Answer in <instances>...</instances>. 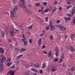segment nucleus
<instances>
[{"mask_svg": "<svg viewBox=\"0 0 75 75\" xmlns=\"http://www.w3.org/2000/svg\"><path fill=\"white\" fill-rule=\"evenodd\" d=\"M18 10V6H16L14 7V9L13 11H10L11 13V17L12 18H14L15 16L14 15V12H16Z\"/></svg>", "mask_w": 75, "mask_h": 75, "instance_id": "1", "label": "nucleus"}, {"mask_svg": "<svg viewBox=\"0 0 75 75\" xmlns=\"http://www.w3.org/2000/svg\"><path fill=\"white\" fill-rule=\"evenodd\" d=\"M50 25L49 26L50 27V28L51 31H53L55 30L54 28L55 27L54 26H53V24L52 23L51 21H50Z\"/></svg>", "mask_w": 75, "mask_h": 75, "instance_id": "2", "label": "nucleus"}, {"mask_svg": "<svg viewBox=\"0 0 75 75\" xmlns=\"http://www.w3.org/2000/svg\"><path fill=\"white\" fill-rule=\"evenodd\" d=\"M6 60V57H3L2 58H1L0 59V62L1 64H4V61Z\"/></svg>", "mask_w": 75, "mask_h": 75, "instance_id": "3", "label": "nucleus"}, {"mask_svg": "<svg viewBox=\"0 0 75 75\" xmlns=\"http://www.w3.org/2000/svg\"><path fill=\"white\" fill-rule=\"evenodd\" d=\"M55 51L56 52V55L57 57H58V54H59V50H58V48L57 47H55Z\"/></svg>", "mask_w": 75, "mask_h": 75, "instance_id": "4", "label": "nucleus"}, {"mask_svg": "<svg viewBox=\"0 0 75 75\" xmlns=\"http://www.w3.org/2000/svg\"><path fill=\"white\" fill-rule=\"evenodd\" d=\"M19 6L20 7H23V8H26V6L23 4H22V2L20 3Z\"/></svg>", "mask_w": 75, "mask_h": 75, "instance_id": "5", "label": "nucleus"}, {"mask_svg": "<svg viewBox=\"0 0 75 75\" xmlns=\"http://www.w3.org/2000/svg\"><path fill=\"white\" fill-rule=\"evenodd\" d=\"M59 28L61 31H64L65 30V28L64 27V26L60 25L59 27Z\"/></svg>", "mask_w": 75, "mask_h": 75, "instance_id": "6", "label": "nucleus"}, {"mask_svg": "<svg viewBox=\"0 0 75 75\" xmlns=\"http://www.w3.org/2000/svg\"><path fill=\"white\" fill-rule=\"evenodd\" d=\"M10 74H11L10 75H14V72H12V71L11 70L9 71L7 73V75H8Z\"/></svg>", "mask_w": 75, "mask_h": 75, "instance_id": "7", "label": "nucleus"}, {"mask_svg": "<svg viewBox=\"0 0 75 75\" xmlns=\"http://www.w3.org/2000/svg\"><path fill=\"white\" fill-rule=\"evenodd\" d=\"M10 34L11 36L13 37L14 35V32L11 30L10 31Z\"/></svg>", "mask_w": 75, "mask_h": 75, "instance_id": "8", "label": "nucleus"}, {"mask_svg": "<svg viewBox=\"0 0 75 75\" xmlns=\"http://www.w3.org/2000/svg\"><path fill=\"white\" fill-rule=\"evenodd\" d=\"M30 74H31V72L30 71H26L24 75H30Z\"/></svg>", "mask_w": 75, "mask_h": 75, "instance_id": "9", "label": "nucleus"}, {"mask_svg": "<svg viewBox=\"0 0 75 75\" xmlns=\"http://www.w3.org/2000/svg\"><path fill=\"white\" fill-rule=\"evenodd\" d=\"M33 67H35V68H40V66L38 63H36L33 66Z\"/></svg>", "mask_w": 75, "mask_h": 75, "instance_id": "10", "label": "nucleus"}, {"mask_svg": "<svg viewBox=\"0 0 75 75\" xmlns=\"http://www.w3.org/2000/svg\"><path fill=\"white\" fill-rule=\"evenodd\" d=\"M45 30H44L42 32H41V34L40 36V37H42L44 35V34H45Z\"/></svg>", "mask_w": 75, "mask_h": 75, "instance_id": "11", "label": "nucleus"}, {"mask_svg": "<svg viewBox=\"0 0 75 75\" xmlns=\"http://www.w3.org/2000/svg\"><path fill=\"white\" fill-rule=\"evenodd\" d=\"M70 50L71 52H74L75 51V49H74L72 46H70Z\"/></svg>", "mask_w": 75, "mask_h": 75, "instance_id": "12", "label": "nucleus"}, {"mask_svg": "<svg viewBox=\"0 0 75 75\" xmlns=\"http://www.w3.org/2000/svg\"><path fill=\"white\" fill-rule=\"evenodd\" d=\"M57 69V67H53L52 68V72H55Z\"/></svg>", "mask_w": 75, "mask_h": 75, "instance_id": "13", "label": "nucleus"}, {"mask_svg": "<svg viewBox=\"0 0 75 75\" xmlns=\"http://www.w3.org/2000/svg\"><path fill=\"white\" fill-rule=\"evenodd\" d=\"M41 38H40L38 41V44L39 46H41Z\"/></svg>", "mask_w": 75, "mask_h": 75, "instance_id": "14", "label": "nucleus"}, {"mask_svg": "<svg viewBox=\"0 0 75 75\" xmlns=\"http://www.w3.org/2000/svg\"><path fill=\"white\" fill-rule=\"evenodd\" d=\"M23 56V54L20 55L18 56L17 57H16V59L17 60H18V59H20V58H21V57Z\"/></svg>", "mask_w": 75, "mask_h": 75, "instance_id": "15", "label": "nucleus"}, {"mask_svg": "<svg viewBox=\"0 0 75 75\" xmlns=\"http://www.w3.org/2000/svg\"><path fill=\"white\" fill-rule=\"evenodd\" d=\"M34 26V24H33L31 25H30V26H29L28 27V28L29 30H31L33 28V27Z\"/></svg>", "mask_w": 75, "mask_h": 75, "instance_id": "16", "label": "nucleus"}, {"mask_svg": "<svg viewBox=\"0 0 75 75\" xmlns=\"http://www.w3.org/2000/svg\"><path fill=\"white\" fill-rule=\"evenodd\" d=\"M25 11L28 14H31V11H30L29 10H28L27 9H25Z\"/></svg>", "mask_w": 75, "mask_h": 75, "instance_id": "17", "label": "nucleus"}, {"mask_svg": "<svg viewBox=\"0 0 75 75\" xmlns=\"http://www.w3.org/2000/svg\"><path fill=\"white\" fill-rule=\"evenodd\" d=\"M22 41L24 43V45L25 46L27 45V42L25 41V40H24L23 39H22Z\"/></svg>", "mask_w": 75, "mask_h": 75, "instance_id": "18", "label": "nucleus"}, {"mask_svg": "<svg viewBox=\"0 0 75 75\" xmlns=\"http://www.w3.org/2000/svg\"><path fill=\"white\" fill-rule=\"evenodd\" d=\"M26 51V49L25 48H22L21 49L20 52L21 53L23 52V51Z\"/></svg>", "mask_w": 75, "mask_h": 75, "instance_id": "19", "label": "nucleus"}, {"mask_svg": "<svg viewBox=\"0 0 75 75\" xmlns=\"http://www.w3.org/2000/svg\"><path fill=\"white\" fill-rule=\"evenodd\" d=\"M40 3L39 2L36 3L35 4V6L36 7H38V6H40Z\"/></svg>", "mask_w": 75, "mask_h": 75, "instance_id": "20", "label": "nucleus"}, {"mask_svg": "<svg viewBox=\"0 0 75 75\" xmlns=\"http://www.w3.org/2000/svg\"><path fill=\"white\" fill-rule=\"evenodd\" d=\"M48 57L49 58L51 56V51H49V53L47 54Z\"/></svg>", "mask_w": 75, "mask_h": 75, "instance_id": "21", "label": "nucleus"}, {"mask_svg": "<svg viewBox=\"0 0 75 75\" xmlns=\"http://www.w3.org/2000/svg\"><path fill=\"white\" fill-rule=\"evenodd\" d=\"M75 70V68L74 67H72L71 68V71L72 72H74V71Z\"/></svg>", "mask_w": 75, "mask_h": 75, "instance_id": "22", "label": "nucleus"}, {"mask_svg": "<svg viewBox=\"0 0 75 75\" xmlns=\"http://www.w3.org/2000/svg\"><path fill=\"white\" fill-rule=\"evenodd\" d=\"M49 11V9L47 8L46 9H45L44 11V13H47Z\"/></svg>", "mask_w": 75, "mask_h": 75, "instance_id": "23", "label": "nucleus"}, {"mask_svg": "<svg viewBox=\"0 0 75 75\" xmlns=\"http://www.w3.org/2000/svg\"><path fill=\"white\" fill-rule=\"evenodd\" d=\"M11 64H12V63L9 62V63H8V64H7V66L8 67H9V66H10V65H11Z\"/></svg>", "mask_w": 75, "mask_h": 75, "instance_id": "24", "label": "nucleus"}, {"mask_svg": "<svg viewBox=\"0 0 75 75\" xmlns=\"http://www.w3.org/2000/svg\"><path fill=\"white\" fill-rule=\"evenodd\" d=\"M70 47L71 46H66V48L68 50H70Z\"/></svg>", "mask_w": 75, "mask_h": 75, "instance_id": "25", "label": "nucleus"}, {"mask_svg": "<svg viewBox=\"0 0 75 75\" xmlns=\"http://www.w3.org/2000/svg\"><path fill=\"white\" fill-rule=\"evenodd\" d=\"M67 65V64L65 63L63 64L62 65V67H63L64 68H65L66 67V66Z\"/></svg>", "mask_w": 75, "mask_h": 75, "instance_id": "26", "label": "nucleus"}, {"mask_svg": "<svg viewBox=\"0 0 75 75\" xmlns=\"http://www.w3.org/2000/svg\"><path fill=\"white\" fill-rule=\"evenodd\" d=\"M3 71V67H0V72H1Z\"/></svg>", "mask_w": 75, "mask_h": 75, "instance_id": "27", "label": "nucleus"}, {"mask_svg": "<svg viewBox=\"0 0 75 75\" xmlns=\"http://www.w3.org/2000/svg\"><path fill=\"white\" fill-rule=\"evenodd\" d=\"M4 52V49H3L1 50V54H3Z\"/></svg>", "mask_w": 75, "mask_h": 75, "instance_id": "28", "label": "nucleus"}, {"mask_svg": "<svg viewBox=\"0 0 75 75\" xmlns=\"http://www.w3.org/2000/svg\"><path fill=\"white\" fill-rule=\"evenodd\" d=\"M43 7H42V9L40 10H38V12H41L42 11H43Z\"/></svg>", "mask_w": 75, "mask_h": 75, "instance_id": "29", "label": "nucleus"}, {"mask_svg": "<svg viewBox=\"0 0 75 75\" xmlns=\"http://www.w3.org/2000/svg\"><path fill=\"white\" fill-rule=\"evenodd\" d=\"M2 36V37H4V32H1Z\"/></svg>", "mask_w": 75, "mask_h": 75, "instance_id": "30", "label": "nucleus"}, {"mask_svg": "<svg viewBox=\"0 0 75 75\" xmlns=\"http://www.w3.org/2000/svg\"><path fill=\"white\" fill-rule=\"evenodd\" d=\"M63 61V59H59V63H61V62H62Z\"/></svg>", "mask_w": 75, "mask_h": 75, "instance_id": "31", "label": "nucleus"}, {"mask_svg": "<svg viewBox=\"0 0 75 75\" xmlns=\"http://www.w3.org/2000/svg\"><path fill=\"white\" fill-rule=\"evenodd\" d=\"M55 8H54L53 9V10H52V13H54V12H55V10H56V9H57V8L55 7Z\"/></svg>", "mask_w": 75, "mask_h": 75, "instance_id": "32", "label": "nucleus"}, {"mask_svg": "<svg viewBox=\"0 0 75 75\" xmlns=\"http://www.w3.org/2000/svg\"><path fill=\"white\" fill-rule=\"evenodd\" d=\"M15 49L16 50L17 52H19V51H20V49H19L17 47L15 48Z\"/></svg>", "mask_w": 75, "mask_h": 75, "instance_id": "33", "label": "nucleus"}, {"mask_svg": "<svg viewBox=\"0 0 75 75\" xmlns=\"http://www.w3.org/2000/svg\"><path fill=\"white\" fill-rule=\"evenodd\" d=\"M75 13V11H72L71 12V14L72 15V16H73L74 14Z\"/></svg>", "mask_w": 75, "mask_h": 75, "instance_id": "34", "label": "nucleus"}, {"mask_svg": "<svg viewBox=\"0 0 75 75\" xmlns=\"http://www.w3.org/2000/svg\"><path fill=\"white\" fill-rule=\"evenodd\" d=\"M54 61L55 62H58V58H56L54 59Z\"/></svg>", "mask_w": 75, "mask_h": 75, "instance_id": "35", "label": "nucleus"}, {"mask_svg": "<svg viewBox=\"0 0 75 75\" xmlns=\"http://www.w3.org/2000/svg\"><path fill=\"white\" fill-rule=\"evenodd\" d=\"M29 42L30 43V44H31V43H32V39H30L29 40Z\"/></svg>", "mask_w": 75, "mask_h": 75, "instance_id": "36", "label": "nucleus"}, {"mask_svg": "<svg viewBox=\"0 0 75 75\" xmlns=\"http://www.w3.org/2000/svg\"><path fill=\"white\" fill-rule=\"evenodd\" d=\"M60 20H57L56 21V23L58 24V23H60Z\"/></svg>", "mask_w": 75, "mask_h": 75, "instance_id": "37", "label": "nucleus"}, {"mask_svg": "<svg viewBox=\"0 0 75 75\" xmlns=\"http://www.w3.org/2000/svg\"><path fill=\"white\" fill-rule=\"evenodd\" d=\"M45 21L46 22H47V21H48V17H46L45 18Z\"/></svg>", "mask_w": 75, "mask_h": 75, "instance_id": "38", "label": "nucleus"}, {"mask_svg": "<svg viewBox=\"0 0 75 75\" xmlns=\"http://www.w3.org/2000/svg\"><path fill=\"white\" fill-rule=\"evenodd\" d=\"M11 61V59L9 58L7 59V62H10Z\"/></svg>", "mask_w": 75, "mask_h": 75, "instance_id": "39", "label": "nucleus"}, {"mask_svg": "<svg viewBox=\"0 0 75 75\" xmlns=\"http://www.w3.org/2000/svg\"><path fill=\"white\" fill-rule=\"evenodd\" d=\"M68 38V36H67V34H65L64 35V38L65 39H67V38Z\"/></svg>", "mask_w": 75, "mask_h": 75, "instance_id": "40", "label": "nucleus"}, {"mask_svg": "<svg viewBox=\"0 0 75 75\" xmlns=\"http://www.w3.org/2000/svg\"><path fill=\"white\" fill-rule=\"evenodd\" d=\"M42 67L43 68H45V64H43Z\"/></svg>", "mask_w": 75, "mask_h": 75, "instance_id": "41", "label": "nucleus"}, {"mask_svg": "<svg viewBox=\"0 0 75 75\" xmlns=\"http://www.w3.org/2000/svg\"><path fill=\"white\" fill-rule=\"evenodd\" d=\"M25 68H26V69H27V68H28V65H25Z\"/></svg>", "mask_w": 75, "mask_h": 75, "instance_id": "42", "label": "nucleus"}, {"mask_svg": "<svg viewBox=\"0 0 75 75\" xmlns=\"http://www.w3.org/2000/svg\"><path fill=\"white\" fill-rule=\"evenodd\" d=\"M3 64H0V68H3Z\"/></svg>", "mask_w": 75, "mask_h": 75, "instance_id": "43", "label": "nucleus"}, {"mask_svg": "<svg viewBox=\"0 0 75 75\" xmlns=\"http://www.w3.org/2000/svg\"><path fill=\"white\" fill-rule=\"evenodd\" d=\"M13 3H14V4L16 3V2H17L16 0H13Z\"/></svg>", "mask_w": 75, "mask_h": 75, "instance_id": "44", "label": "nucleus"}, {"mask_svg": "<svg viewBox=\"0 0 75 75\" xmlns=\"http://www.w3.org/2000/svg\"><path fill=\"white\" fill-rule=\"evenodd\" d=\"M39 72H40V74H42L43 73L42 70H41V69L39 71Z\"/></svg>", "mask_w": 75, "mask_h": 75, "instance_id": "45", "label": "nucleus"}, {"mask_svg": "<svg viewBox=\"0 0 75 75\" xmlns=\"http://www.w3.org/2000/svg\"><path fill=\"white\" fill-rule=\"evenodd\" d=\"M43 4L44 6H47V3L46 2H44L43 3Z\"/></svg>", "mask_w": 75, "mask_h": 75, "instance_id": "46", "label": "nucleus"}, {"mask_svg": "<svg viewBox=\"0 0 75 75\" xmlns=\"http://www.w3.org/2000/svg\"><path fill=\"white\" fill-rule=\"evenodd\" d=\"M15 64H17V65H19V61H18V62L15 63Z\"/></svg>", "mask_w": 75, "mask_h": 75, "instance_id": "47", "label": "nucleus"}, {"mask_svg": "<svg viewBox=\"0 0 75 75\" xmlns=\"http://www.w3.org/2000/svg\"><path fill=\"white\" fill-rule=\"evenodd\" d=\"M15 67V65L13 64V66H12V67H11V68L12 69V68H14Z\"/></svg>", "mask_w": 75, "mask_h": 75, "instance_id": "48", "label": "nucleus"}, {"mask_svg": "<svg viewBox=\"0 0 75 75\" xmlns=\"http://www.w3.org/2000/svg\"><path fill=\"white\" fill-rule=\"evenodd\" d=\"M61 58H62V59H64V55H62L61 57Z\"/></svg>", "mask_w": 75, "mask_h": 75, "instance_id": "49", "label": "nucleus"}, {"mask_svg": "<svg viewBox=\"0 0 75 75\" xmlns=\"http://www.w3.org/2000/svg\"><path fill=\"white\" fill-rule=\"evenodd\" d=\"M71 37V38H72V39H74V38H75V35H72Z\"/></svg>", "mask_w": 75, "mask_h": 75, "instance_id": "50", "label": "nucleus"}, {"mask_svg": "<svg viewBox=\"0 0 75 75\" xmlns=\"http://www.w3.org/2000/svg\"><path fill=\"white\" fill-rule=\"evenodd\" d=\"M50 40H52V38H53L52 36V35H51L50 36Z\"/></svg>", "mask_w": 75, "mask_h": 75, "instance_id": "51", "label": "nucleus"}, {"mask_svg": "<svg viewBox=\"0 0 75 75\" xmlns=\"http://www.w3.org/2000/svg\"><path fill=\"white\" fill-rule=\"evenodd\" d=\"M34 72H36V73H38V70L35 69V70H34Z\"/></svg>", "mask_w": 75, "mask_h": 75, "instance_id": "52", "label": "nucleus"}, {"mask_svg": "<svg viewBox=\"0 0 75 75\" xmlns=\"http://www.w3.org/2000/svg\"><path fill=\"white\" fill-rule=\"evenodd\" d=\"M67 19L68 20H69V21H70L71 20V17H69V18H67Z\"/></svg>", "mask_w": 75, "mask_h": 75, "instance_id": "53", "label": "nucleus"}, {"mask_svg": "<svg viewBox=\"0 0 75 75\" xmlns=\"http://www.w3.org/2000/svg\"><path fill=\"white\" fill-rule=\"evenodd\" d=\"M75 7L74 6L73 8V9L72 10V11H75Z\"/></svg>", "mask_w": 75, "mask_h": 75, "instance_id": "54", "label": "nucleus"}, {"mask_svg": "<svg viewBox=\"0 0 75 75\" xmlns=\"http://www.w3.org/2000/svg\"><path fill=\"white\" fill-rule=\"evenodd\" d=\"M49 29H50V27H49V26H47L46 27V30H49Z\"/></svg>", "mask_w": 75, "mask_h": 75, "instance_id": "55", "label": "nucleus"}, {"mask_svg": "<svg viewBox=\"0 0 75 75\" xmlns=\"http://www.w3.org/2000/svg\"><path fill=\"white\" fill-rule=\"evenodd\" d=\"M45 48V45H43L42 47V49H43V48Z\"/></svg>", "mask_w": 75, "mask_h": 75, "instance_id": "56", "label": "nucleus"}, {"mask_svg": "<svg viewBox=\"0 0 75 75\" xmlns=\"http://www.w3.org/2000/svg\"><path fill=\"white\" fill-rule=\"evenodd\" d=\"M67 4H71V3L69 2V1H67Z\"/></svg>", "mask_w": 75, "mask_h": 75, "instance_id": "57", "label": "nucleus"}, {"mask_svg": "<svg viewBox=\"0 0 75 75\" xmlns=\"http://www.w3.org/2000/svg\"><path fill=\"white\" fill-rule=\"evenodd\" d=\"M4 14H8V13L7 12H6L4 13Z\"/></svg>", "mask_w": 75, "mask_h": 75, "instance_id": "58", "label": "nucleus"}, {"mask_svg": "<svg viewBox=\"0 0 75 75\" xmlns=\"http://www.w3.org/2000/svg\"><path fill=\"white\" fill-rule=\"evenodd\" d=\"M23 38V39L24 40V41H25V40H27V39H26V38H25V37H24V38Z\"/></svg>", "mask_w": 75, "mask_h": 75, "instance_id": "59", "label": "nucleus"}, {"mask_svg": "<svg viewBox=\"0 0 75 75\" xmlns=\"http://www.w3.org/2000/svg\"><path fill=\"white\" fill-rule=\"evenodd\" d=\"M43 53L45 54H47V52L45 51V52H43Z\"/></svg>", "mask_w": 75, "mask_h": 75, "instance_id": "60", "label": "nucleus"}, {"mask_svg": "<svg viewBox=\"0 0 75 75\" xmlns=\"http://www.w3.org/2000/svg\"><path fill=\"white\" fill-rule=\"evenodd\" d=\"M8 41L9 42H11V40L10 39H9Z\"/></svg>", "mask_w": 75, "mask_h": 75, "instance_id": "61", "label": "nucleus"}, {"mask_svg": "<svg viewBox=\"0 0 75 75\" xmlns=\"http://www.w3.org/2000/svg\"><path fill=\"white\" fill-rule=\"evenodd\" d=\"M68 16H69V17H71L72 16L71 15V14H68Z\"/></svg>", "mask_w": 75, "mask_h": 75, "instance_id": "62", "label": "nucleus"}, {"mask_svg": "<svg viewBox=\"0 0 75 75\" xmlns=\"http://www.w3.org/2000/svg\"><path fill=\"white\" fill-rule=\"evenodd\" d=\"M64 19H65V21H66V22H67V18H66L65 17L64 18Z\"/></svg>", "mask_w": 75, "mask_h": 75, "instance_id": "63", "label": "nucleus"}, {"mask_svg": "<svg viewBox=\"0 0 75 75\" xmlns=\"http://www.w3.org/2000/svg\"><path fill=\"white\" fill-rule=\"evenodd\" d=\"M15 31L16 33H18V30L17 29H15Z\"/></svg>", "mask_w": 75, "mask_h": 75, "instance_id": "64", "label": "nucleus"}]
</instances>
